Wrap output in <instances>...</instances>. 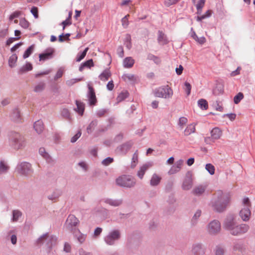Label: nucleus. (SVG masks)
<instances>
[{"mask_svg": "<svg viewBox=\"0 0 255 255\" xmlns=\"http://www.w3.org/2000/svg\"><path fill=\"white\" fill-rule=\"evenodd\" d=\"M231 196L229 193H224L221 190L216 192L211 201L213 210L218 213L225 212L230 205Z\"/></svg>", "mask_w": 255, "mask_h": 255, "instance_id": "nucleus-1", "label": "nucleus"}, {"mask_svg": "<svg viewBox=\"0 0 255 255\" xmlns=\"http://www.w3.org/2000/svg\"><path fill=\"white\" fill-rule=\"evenodd\" d=\"M8 142L9 146L15 150L21 149L25 146V140L23 136L15 131L9 133Z\"/></svg>", "mask_w": 255, "mask_h": 255, "instance_id": "nucleus-2", "label": "nucleus"}, {"mask_svg": "<svg viewBox=\"0 0 255 255\" xmlns=\"http://www.w3.org/2000/svg\"><path fill=\"white\" fill-rule=\"evenodd\" d=\"M121 238V232L119 229H112L104 237L106 245L115 246Z\"/></svg>", "mask_w": 255, "mask_h": 255, "instance_id": "nucleus-3", "label": "nucleus"}, {"mask_svg": "<svg viewBox=\"0 0 255 255\" xmlns=\"http://www.w3.org/2000/svg\"><path fill=\"white\" fill-rule=\"evenodd\" d=\"M57 237L54 235H49L45 233L40 236L36 241L38 245H44L48 249H50L57 242Z\"/></svg>", "mask_w": 255, "mask_h": 255, "instance_id": "nucleus-4", "label": "nucleus"}, {"mask_svg": "<svg viewBox=\"0 0 255 255\" xmlns=\"http://www.w3.org/2000/svg\"><path fill=\"white\" fill-rule=\"evenodd\" d=\"M116 183L121 187L132 188L135 185L136 180L130 176L123 175L116 179Z\"/></svg>", "mask_w": 255, "mask_h": 255, "instance_id": "nucleus-5", "label": "nucleus"}, {"mask_svg": "<svg viewBox=\"0 0 255 255\" xmlns=\"http://www.w3.org/2000/svg\"><path fill=\"white\" fill-rule=\"evenodd\" d=\"M154 93L156 97L169 99L172 97L173 92L172 89L166 85L155 89Z\"/></svg>", "mask_w": 255, "mask_h": 255, "instance_id": "nucleus-6", "label": "nucleus"}, {"mask_svg": "<svg viewBox=\"0 0 255 255\" xmlns=\"http://www.w3.org/2000/svg\"><path fill=\"white\" fill-rule=\"evenodd\" d=\"M206 230L209 235L216 236L220 233L221 230V225L218 220L210 221L206 227Z\"/></svg>", "mask_w": 255, "mask_h": 255, "instance_id": "nucleus-7", "label": "nucleus"}, {"mask_svg": "<svg viewBox=\"0 0 255 255\" xmlns=\"http://www.w3.org/2000/svg\"><path fill=\"white\" fill-rule=\"evenodd\" d=\"M236 217L235 215L229 214L227 215L223 222L224 229L228 231L230 234L237 224Z\"/></svg>", "mask_w": 255, "mask_h": 255, "instance_id": "nucleus-8", "label": "nucleus"}, {"mask_svg": "<svg viewBox=\"0 0 255 255\" xmlns=\"http://www.w3.org/2000/svg\"><path fill=\"white\" fill-rule=\"evenodd\" d=\"M16 169L19 174L28 177L33 172L31 164L27 162H22L18 164Z\"/></svg>", "mask_w": 255, "mask_h": 255, "instance_id": "nucleus-9", "label": "nucleus"}, {"mask_svg": "<svg viewBox=\"0 0 255 255\" xmlns=\"http://www.w3.org/2000/svg\"><path fill=\"white\" fill-rule=\"evenodd\" d=\"M250 227L247 224H241L239 225L237 223L231 234L233 236H241L247 233Z\"/></svg>", "mask_w": 255, "mask_h": 255, "instance_id": "nucleus-10", "label": "nucleus"}, {"mask_svg": "<svg viewBox=\"0 0 255 255\" xmlns=\"http://www.w3.org/2000/svg\"><path fill=\"white\" fill-rule=\"evenodd\" d=\"M206 248L203 243L198 242L193 244L191 247L192 255H205Z\"/></svg>", "mask_w": 255, "mask_h": 255, "instance_id": "nucleus-11", "label": "nucleus"}, {"mask_svg": "<svg viewBox=\"0 0 255 255\" xmlns=\"http://www.w3.org/2000/svg\"><path fill=\"white\" fill-rule=\"evenodd\" d=\"M79 223V220L74 215H70L68 217L66 222V227L71 230L72 232L74 230L75 227Z\"/></svg>", "mask_w": 255, "mask_h": 255, "instance_id": "nucleus-12", "label": "nucleus"}, {"mask_svg": "<svg viewBox=\"0 0 255 255\" xmlns=\"http://www.w3.org/2000/svg\"><path fill=\"white\" fill-rule=\"evenodd\" d=\"M88 92L87 94L88 103L90 106H94L97 103V98L94 88L89 84L88 85Z\"/></svg>", "mask_w": 255, "mask_h": 255, "instance_id": "nucleus-13", "label": "nucleus"}, {"mask_svg": "<svg viewBox=\"0 0 255 255\" xmlns=\"http://www.w3.org/2000/svg\"><path fill=\"white\" fill-rule=\"evenodd\" d=\"M132 145L133 142L131 141L126 142L118 146L116 148V152L119 154L125 155Z\"/></svg>", "mask_w": 255, "mask_h": 255, "instance_id": "nucleus-14", "label": "nucleus"}, {"mask_svg": "<svg viewBox=\"0 0 255 255\" xmlns=\"http://www.w3.org/2000/svg\"><path fill=\"white\" fill-rule=\"evenodd\" d=\"M102 201L106 204L114 207H119L123 203V199L122 198L113 199L110 198H105L102 199Z\"/></svg>", "mask_w": 255, "mask_h": 255, "instance_id": "nucleus-15", "label": "nucleus"}, {"mask_svg": "<svg viewBox=\"0 0 255 255\" xmlns=\"http://www.w3.org/2000/svg\"><path fill=\"white\" fill-rule=\"evenodd\" d=\"M232 249L234 252L243 253L246 250V245L244 241L236 240L233 243Z\"/></svg>", "mask_w": 255, "mask_h": 255, "instance_id": "nucleus-16", "label": "nucleus"}, {"mask_svg": "<svg viewBox=\"0 0 255 255\" xmlns=\"http://www.w3.org/2000/svg\"><path fill=\"white\" fill-rule=\"evenodd\" d=\"M192 185L193 181L191 177V174L190 172H188L183 181L182 189L183 190H189L192 188Z\"/></svg>", "mask_w": 255, "mask_h": 255, "instance_id": "nucleus-17", "label": "nucleus"}, {"mask_svg": "<svg viewBox=\"0 0 255 255\" xmlns=\"http://www.w3.org/2000/svg\"><path fill=\"white\" fill-rule=\"evenodd\" d=\"M54 49L52 48H49L46 49L43 53L39 55L40 61H45L52 58Z\"/></svg>", "mask_w": 255, "mask_h": 255, "instance_id": "nucleus-18", "label": "nucleus"}, {"mask_svg": "<svg viewBox=\"0 0 255 255\" xmlns=\"http://www.w3.org/2000/svg\"><path fill=\"white\" fill-rule=\"evenodd\" d=\"M251 216V211L250 208L248 207H245L243 208L240 212V216L242 219L245 221H248L249 220Z\"/></svg>", "mask_w": 255, "mask_h": 255, "instance_id": "nucleus-19", "label": "nucleus"}, {"mask_svg": "<svg viewBox=\"0 0 255 255\" xmlns=\"http://www.w3.org/2000/svg\"><path fill=\"white\" fill-rule=\"evenodd\" d=\"M207 186L204 185H199L195 186L193 189L192 193L195 196L202 195L205 191Z\"/></svg>", "mask_w": 255, "mask_h": 255, "instance_id": "nucleus-20", "label": "nucleus"}, {"mask_svg": "<svg viewBox=\"0 0 255 255\" xmlns=\"http://www.w3.org/2000/svg\"><path fill=\"white\" fill-rule=\"evenodd\" d=\"M161 177L156 173H154L150 180V185L151 186H158L161 180Z\"/></svg>", "mask_w": 255, "mask_h": 255, "instance_id": "nucleus-21", "label": "nucleus"}, {"mask_svg": "<svg viewBox=\"0 0 255 255\" xmlns=\"http://www.w3.org/2000/svg\"><path fill=\"white\" fill-rule=\"evenodd\" d=\"M73 234L80 244H82L85 241L86 235L82 234L79 230L75 229Z\"/></svg>", "mask_w": 255, "mask_h": 255, "instance_id": "nucleus-22", "label": "nucleus"}, {"mask_svg": "<svg viewBox=\"0 0 255 255\" xmlns=\"http://www.w3.org/2000/svg\"><path fill=\"white\" fill-rule=\"evenodd\" d=\"M202 214V211L200 209H198L195 213H194L193 216L192 217L191 220V225L192 227L195 226L198 222V220L199 219V218L201 217Z\"/></svg>", "mask_w": 255, "mask_h": 255, "instance_id": "nucleus-23", "label": "nucleus"}, {"mask_svg": "<svg viewBox=\"0 0 255 255\" xmlns=\"http://www.w3.org/2000/svg\"><path fill=\"white\" fill-rule=\"evenodd\" d=\"M77 108L74 109V110L79 114V115L82 116L84 114L85 110V104L78 100L75 102Z\"/></svg>", "mask_w": 255, "mask_h": 255, "instance_id": "nucleus-24", "label": "nucleus"}, {"mask_svg": "<svg viewBox=\"0 0 255 255\" xmlns=\"http://www.w3.org/2000/svg\"><path fill=\"white\" fill-rule=\"evenodd\" d=\"M211 138L213 140L218 139L222 135V131L218 128H213L211 132Z\"/></svg>", "mask_w": 255, "mask_h": 255, "instance_id": "nucleus-25", "label": "nucleus"}, {"mask_svg": "<svg viewBox=\"0 0 255 255\" xmlns=\"http://www.w3.org/2000/svg\"><path fill=\"white\" fill-rule=\"evenodd\" d=\"M10 117L11 120L15 122H20L21 116L19 110L17 108L13 109Z\"/></svg>", "mask_w": 255, "mask_h": 255, "instance_id": "nucleus-26", "label": "nucleus"}, {"mask_svg": "<svg viewBox=\"0 0 255 255\" xmlns=\"http://www.w3.org/2000/svg\"><path fill=\"white\" fill-rule=\"evenodd\" d=\"M157 40L159 44L164 45L168 43V41L166 36L161 31H158Z\"/></svg>", "mask_w": 255, "mask_h": 255, "instance_id": "nucleus-27", "label": "nucleus"}, {"mask_svg": "<svg viewBox=\"0 0 255 255\" xmlns=\"http://www.w3.org/2000/svg\"><path fill=\"white\" fill-rule=\"evenodd\" d=\"M33 127L35 131L38 134H40L44 129L43 123L41 120L36 121L34 124Z\"/></svg>", "mask_w": 255, "mask_h": 255, "instance_id": "nucleus-28", "label": "nucleus"}, {"mask_svg": "<svg viewBox=\"0 0 255 255\" xmlns=\"http://www.w3.org/2000/svg\"><path fill=\"white\" fill-rule=\"evenodd\" d=\"M134 63V60L131 57H126L123 61L124 67L127 68H130L132 67Z\"/></svg>", "mask_w": 255, "mask_h": 255, "instance_id": "nucleus-29", "label": "nucleus"}, {"mask_svg": "<svg viewBox=\"0 0 255 255\" xmlns=\"http://www.w3.org/2000/svg\"><path fill=\"white\" fill-rule=\"evenodd\" d=\"M149 167V166L148 165L145 164L140 167L137 173V175L139 178V179H142L143 178L146 171L148 169Z\"/></svg>", "mask_w": 255, "mask_h": 255, "instance_id": "nucleus-30", "label": "nucleus"}, {"mask_svg": "<svg viewBox=\"0 0 255 255\" xmlns=\"http://www.w3.org/2000/svg\"><path fill=\"white\" fill-rule=\"evenodd\" d=\"M32 69V64L27 62L25 65H23L19 69L18 73L19 74H23L26 72L31 71Z\"/></svg>", "mask_w": 255, "mask_h": 255, "instance_id": "nucleus-31", "label": "nucleus"}, {"mask_svg": "<svg viewBox=\"0 0 255 255\" xmlns=\"http://www.w3.org/2000/svg\"><path fill=\"white\" fill-rule=\"evenodd\" d=\"M21 216L22 213L20 211L18 210H13L12 212V218L11 220L13 222H16Z\"/></svg>", "mask_w": 255, "mask_h": 255, "instance_id": "nucleus-32", "label": "nucleus"}, {"mask_svg": "<svg viewBox=\"0 0 255 255\" xmlns=\"http://www.w3.org/2000/svg\"><path fill=\"white\" fill-rule=\"evenodd\" d=\"M214 255H225V249L223 246L218 245L216 246L214 250Z\"/></svg>", "mask_w": 255, "mask_h": 255, "instance_id": "nucleus-33", "label": "nucleus"}, {"mask_svg": "<svg viewBox=\"0 0 255 255\" xmlns=\"http://www.w3.org/2000/svg\"><path fill=\"white\" fill-rule=\"evenodd\" d=\"M111 73L109 69L105 70L99 76L100 80L102 81H107L111 76Z\"/></svg>", "mask_w": 255, "mask_h": 255, "instance_id": "nucleus-34", "label": "nucleus"}, {"mask_svg": "<svg viewBox=\"0 0 255 255\" xmlns=\"http://www.w3.org/2000/svg\"><path fill=\"white\" fill-rule=\"evenodd\" d=\"M195 131V125L192 124L188 125L184 130V134L186 136L190 135L192 133H194Z\"/></svg>", "mask_w": 255, "mask_h": 255, "instance_id": "nucleus-35", "label": "nucleus"}, {"mask_svg": "<svg viewBox=\"0 0 255 255\" xmlns=\"http://www.w3.org/2000/svg\"><path fill=\"white\" fill-rule=\"evenodd\" d=\"M98 121L95 120L92 121L87 128V132L91 134L98 125Z\"/></svg>", "mask_w": 255, "mask_h": 255, "instance_id": "nucleus-36", "label": "nucleus"}, {"mask_svg": "<svg viewBox=\"0 0 255 255\" xmlns=\"http://www.w3.org/2000/svg\"><path fill=\"white\" fill-rule=\"evenodd\" d=\"M198 106L203 110H206L208 108V102L203 99H201L198 101Z\"/></svg>", "mask_w": 255, "mask_h": 255, "instance_id": "nucleus-37", "label": "nucleus"}, {"mask_svg": "<svg viewBox=\"0 0 255 255\" xmlns=\"http://www.w3.org/2000/svg\"><path fill=\"white\" fill-rule=\"evenodd\" d=\"M17 60V56L15 54H12L8 59V65L11 68L15 67Z\"/></svg>", "mask_w": 255, "mask_h": 255, "instance_id": "nucleus-38", "label": "nucleus"}, {"mask_svg": "<svg viewBox=\"0 0 255 255\" xmlns=\"http://www.w3.org/2000/svg\"><path fill=\"white\" fill-rule=\"evenodd\" d=\"M61 115L62 117L68 121H71V120L70 113L69 111L66 108H64L61 110Z\"/></svg>", "mask_w": 255, "mask_h": 255, "instance_id": "nucleus-39", "label": "nucleus"}, {"mask_svg": "<svg viewBox=\"0 0 255 255\" xmlns=\"http://www.w3.org/2000/svg\"><path fill=\"white\" fill-rule=\"evenodd\" d=\"M39 152L40 155L45 158L48 162H51L52 160L51 158L48 153L45 151L44 148H40L39 149Z\"/></svg>", "mask_w": 255, "mask_h": 255, "instance_id": "nucleus-40", "label": "nucleus"}, {"mask_svg": "<svg viewBox=\"0 0 255 255\" xmlns=\"http://www.w3.org/2000/svg\"><path fill=\"white\" fill-rule=\"evenodd\" d=\"M93 66V61L92 59H90L87 60V61L82 63L79 67V71H82L84 68L86 67L90 68L91 66Z\"/></svg>", "mask_w": 255, "mask_h": 255, "instance_id": "nucleus-41", "label": "nucleus"}, {"mask_svg": "<svg viewBox=\"0 0 255 255\" xmlns=\"http://www.w3.org/2000/svg\"><path fill=\"white\" fill-rule=\"evenodd\" d=\"M9 167L4 161L0 162V174L5 173L7 172Z\"/></svg>", "mask_w": 255, "mask_h": 255, "instance_id": "nucleus-42", "label": "nucleus"}, {"mask_svg": "<svg viewBox=\"0 0 255 255\" xmlns=\"http://www.w3.org/2000/svg\"><path fill=\"white\" fill-rule=\"evenodd\" d=\"M128 96V93L127 91L122 92L117 97V100L118 103L125 100Z\"/></svg>", "mask_w": 255, "mask_h": 255, "instance_id": "nucleus-43", "label": "nucleus"}, {"mask_svg": "<svg viewBox=\"0 0 255 255\" xmlns=\"http://www.w3.org/2000/svg\"><path fill=\"white\" fill-rule=\"evenodd\" d=\"M34 48V45L30 46L24 52L23 55V58L26 59L28 58L33 52Z\"/></svg>", "mask_w": 255, "mask_h": 255, "instance_id": "nucleus-44", "label": "nucleus"}, {"mask_svg": "<svg viewBox=\"0 0 255 255\" xmlns=\"http://www.w3.org/2000/svg\"><path fill=\"white\" fill-rule=\"evenodd\" d=\"M147 59L149 60L153 61L156 64H158L160 63V59L158 57L151 53H149L147 55Z\"/></svg>", "mask_w": 255, "mask_h": 255, "instance_id": "nucleus-45", "label": "nucleus"}, {"mask_svg": "<svg viewBox=\"0 0 255 255\" xmlns=\"http://www.w3.org/2000/svg\"><path fill=\"white\" fill-rule=\"evenodd\" d=\"M45 85L43 82L39 83L35 86L34 91L36 93L42 91L45 88Z\"/></svg>", "mask_w": 255, "mask_h": 255, "instance_id": "nucleus-46", "label": "nucleus"}, {"mask_svg": "<svg viewBox=\"0 0 255 255\" xmlns=\"http://www.w3.org/2000/svg\"><path fill=\"white\" fill-rule=\"evenodd\" d=\"M224 92L223 87L222 85H218L213 90V94L214 95H219L223 93Z\"/></svg>", "mask_w": 255, "mask_h": 255, "instance_id": "nucleus-47", "label": "nucleus"}, {"mask_svg": "<svg viewBox=\"0 0 255 255\" xmlns=\"http://www.w3.org/2000/svg\"><path fill=\"white\" fill-rule=\"evenodd\" d=\"M123 78L125 80H128L130 81H135L136 80V77L133 75L131 74H124L123 76Z\"/></svg>", "mask_w": 255, "mask_h": 255, "instance_id": "nucleus-48", "label": "nucleus"}, {"mask_svg": "<svg viewBox=\"0 0 255 255\" xmlns=\"http://www.w3.org/2000/svg\"><path fill=\"white\" fill-rule=\"evenodd\" d=\"M205 2V0H199L197 4H196V8L197 9V13H200L202 11V8L204 6Z\"/></svg>", "mask_w": 255, "mask_h": 255, "instance_id": "nucleus-49", "label": "nucleus"}, {"mask_svg": "<svg viewBox=\"0 0 255 255\" xmlns=\"http://www.w3.org/2000/svg\"><path fill=\"white\" fill-rule=\"evenodd\" d=\"M88 49L89 48L87 47L82 53L78 54L77 56V61H80L85 57Z\"/></svg>", "mask_w": 255, "mask_h": 255, "instance_id": "nucleus-50", "label": "nucleus"}, {"mask_svg": "<svg viewBox=\"0 0 255 255\" xmlns=\"http://www.w3.org/2000/svg\"><path fill=\"white\" fill-rule=\"evenodd\" d=\"M205 169L211 175H213L215 173V167L211 163H208L206 165Z\"/></svg>", "mask_w": 255, "mask_h": 255, "instance_id": "nucleus-51", "label": "nucleus"}, {"mask_svg": "<svg viewBox=\"0 0 255 255\" xmlns=\"http://www.w3.org/2000/svg\"><path fill=\"white\" fill-rule=\"evenodd\" d=\"M244 95L242 93L240 92L234 98V102L235 104H237L243 99Z\"/></svg>", "mask_w": 255, "mask_h": 255, "instance_id": "nucleus-52", "label": "nucleus"}, {"mask_svg": "<svg viewBox=\"0 0 255 255\" xmlns=\"http://www.w3.org/2000/svg\"><path fill=\"white\" fill-rule=\"evenodd\" d=\"M82 80L81 78H74L71 79L70 80H68L66 82V84L68 86H71L74 85L75 83L81 81Z\"/></svg>", "mask_w": 255, "mask_h": 255, "instance_id": "nucleus-53", "label": "nucleus"}, {"mask_svg": "<svg viewBox=\"0 0 255 255\" xmlns=\"http://www.w3.org/2000/svg\"><path fill=\"white\" fill-rule=\"evenodd\" d=\"M19 24L24 29L27 28L29 25V22L25 18H21Z\"/></svg>", "mask_w": 255, "mask_h": 255, "instance_id": "nucleus-54", "label": "nucleus"}, {"mask_svg": "<svg viewBox=\"0 0 255 255\" xmlns=\"http://www.w3.org/2000/svg\"><path fill=\"white\" fill-rule=\"evenodd\" d=\"M129 16V15L128 14L126 16H125L122 19V26L124 28H126L128 27V17Z\"/></svg>", "mask_w": 255, "mask_h": 255, "instance_id": "nucleus-55", "label": "nucleus"}, {"mask_svg": "<svg viewBox=\"0 0 255 255\" xmlns=\"http://www.w3.org/2000/svg\"><path fill=\"white\" fill-rule=\"evenodd\" d=\"M187 122V119L185 117H181L179 119L178 123V126L181 128H183L184 125H185Z\"/></svg>", "mask_w": 255, "mask_h": 255, "instance_id": "nucleus-56", "label": "nucleus"}, {"mask_svg": "<svg viewBox=\"0 0 255 255\" xmlns=\"http://www.w3.org/2000/svg\"><path fill=\"white\" fill-rule=\"evenodd\" d=\"M114 161V159L112 157H108L104 159L102 162V163L105 166L109 165L110 164L112 163Z\"/></svg>", "mask_w": 255, "mask_h": 255, "instance_id": "nucleus-57", "label": "nucleus"}, {"mask_svg": "<svg viewBox=\"0 0 255 255\" xmlns=\"http://www.w3.org/2000/svg\"><path fill=\"white\" fill-rule=\"evenodd\" d=\"M184 90L187 95H189L191 93V86L189 83L185 82L184 83Z\"/></svg>", "mask_w": 255, "mask_h": 255, "instance_id": "nucleus-58", "label": "nucleus"}, {"mask_svg": "<svg viewBox=\"0 0 255 255\" xmlns=\"http://www.w3.org/2000/svg\"><path fill=\"white\" fill-rule=\"evenodd\" d=\"M30 12L35 18L38 17V11L37 7L33 6L30 10Z\"/></svg>", "mask_w": 255, "mask_h": 255, "instance_id": "nucleus-59", "label": "nucleus"}, {"mask_svg": "<svg viewBox=\"0 0 255 255\" xmlns=\"http://www.w3.org/2000/svg\"><path fill=\"white\" fill-rule=\"evenodd\" d=\"M103 231V229L102 228L100 227H97L95 229L94 232V236L95 238H97L99 237L100 234L102 233Z\"/></svg>", "mask_w": 255, "mask_h": 255, "instance_id": "nucleus-60", "label": "nucleus"}, {"mask_svg": "<svg viewBox=\"0 0 255 255\" xmlns=\"http://www.w3.org/2000/svg\"><path fill=\"white\" fill-rule=\"evenodd\" d=\"M63 73V70L62 69V68H60L57 72L55 77H54V80H57L59 78H61Z\"/></svg>", "mask_w": 255, "mask_h": 255, "instance_id": "nucleus-61", "label": "nucleus"}, {"mask_svg": "<svg viewBox=\"0 0 255 255\" xmlns=\"http://www.w3.org/2000/svg\"><path fill=\"white\" fill-rule=\"evenodd\" d=\"M81 135V132L80 131H78V132L71 138V142L72 143L76 142Z\"/></svg>", "mask_w": 255, "mask_h": 255, "instance_id": "nucleus-62", "label": "nucleus"}, {"mask_svg": "<svg viewBox=\"0 0 255 255\" xmlns=\"http://www.w3.org/2000/svg\"><path fill=\"white\" fill-rule=\"evenodd\" d=\"M117 53L119 57L122 58L124 56V51L123 47L122 46L118 47L117 49Z\"/></svg>", "mask_w": 255, "mask_h": 255, "instance_id": "nucleus-63", "label": "nucleus"}, {"mask_svg": "<svg viewBox=\"0 0 255 255\" xmlns=\"http://www.w3.org/2000/svg\"><path fill=\"white\" fill-rule=\"evenodd\" d=\"M78 254L79 255H92L91 253L84 250L83 248H80L78 250Z\"/></svg>", "mask_w": 255, "mask_h": 255, "instance_id": "nucleus-64", "label": "nucleus"}]
</instances>
